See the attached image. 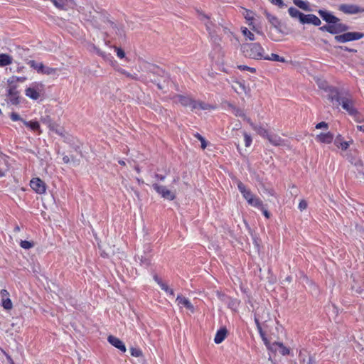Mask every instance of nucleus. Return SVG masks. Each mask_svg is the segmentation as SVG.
<instances>
[{"label": "nucleus", "mask_w": 364, "mask_h": 364, "mask_svg": "<svg viewBox=\"0 0 364 364\" xmlns=\"http://www.w3.org/2000/svg\"><path fill=\"white\" fill-rule=\"evenodd\" d=\"M273 345L277 346L279 347V349H278L279 352L282 355H289L290 353L289 348H288L286 346H284L282 343L277 342V343H274Z\"/></svg>", "instance_id": "34"}, {"label": "nucleus", "mask_w": 364, "mask_h": 364, "mask_svg": "<svg viewBox=\"0 0 364 364\" xmlns=\"http://www.w3.org/2000/svg\"><path fill=\"white\" fill-rule=\"evenodd\" d=\"M301 23H311L314 26H320L321 23V20L314 14H304Z\"/></svg>", "instance_id": "16"}, {"label": "nucleus", "mask_w": 364, "mask_h": 364, "mask_svg": "<svg viewBox=\"0 0 364 364\" xmlns=\"http://www.w3.org/2000/svg\"><path fill=\"white\" fill-rule=\"evenodd\" d=\"M117 70L119 73L124 75L127 77L130 78L132 80L144 81V79L142 77H139L136 74H132L122 68H117Z\"/></svg>", "instance_id": "25"}, {"label": "nucleus", "mask_w": 364, "mask_h": 364, "mask_svg": "<svg viewBox=\"0 0 364 364\" xmlns=\"http://www.w3.org/2000/svg\"><path fill=\"white\" fill-rule=\"evenodd\" d=\"M106 21L110 24V26L113 28H117V33H119V34L122 35V31L116 26V24L108 19V18H106Z\"/></svg>", "instance_id": "57"}, {"label": "nucleus", "mask_w": 364, "mask_h": 364, "mask_svg": "<svg viewBox=\"0 0 364 364\" xmlns=\"http://www.w3.org/2000/svg\"><path fill=\"white\" fill-rule=\"evenodd\" d=\"M269 141L274 146H281L284 144V140L277 134H269L266 137Z\"/></svg>", "instance_id": "20"}, {"label": "nucleus", "mask_w": 364, "mask_h": 364, "mask_svg": "<svg viewBox=\"0 0 364 364\" xmlns=\"http://www.w3.org/2000/svg\"><path fill=\"white\" fill-rule=\"evenodd\" d=\"M41 121L43 124L47 125L49 129L52 131H55L57 133L60 134L59 132H58L57 130H55V124L53 123L50 119V117L48 116V115H46L45 117H42L41 118Z\"/></svg>", "instance_id": "26"}, {"label": "nucleus", "mask_w": 364, "mask_h": 364, "mask_svg": "<svg viewBox=\"0 0 364 364\" xmlns=\"http://www.w3.org/2000/svg\"><path fill=\"white\" fill-rule=\"evenodd\" d=\"M329 28H331L330 25H324L319 28V29L321 30L322 31H327V32H328Z\"/></svg>", "instance_id": "63"}, {"label": "nucleus", "mask_w": 364, "mask_h": 364, "mask_svg": "<svg viewBox=\"0 0 364 364\" xmlns=\"http://www.w3.org/2000/svg\"><path fill=\"white\" fill-rule=\"evenodd\" d=\"M28 65L35 69L38 73H41L42 69H43V64L42 63H36L35 60H29Z\"/></svg>", "instance_id": "32"}, {"label": "nucleus", "mask_w": 364, "mask_h": 364, "mask_svg": "<svg viewBox=\"0 0 364 364\" xmlns=\"http://www.w3.org/2000/svg\"><path fill=\"white\" fill-rule=\"evenodd\" d=\"M252 129L255 131H256L258 134H259L260 136H262L263 137H267V136L268 134V132L262 126H257V125L255 124L253 126Z\"/></svg>", "instance_id": "35"}, {"label": "nucleus", "mask_w": 364, "mask_h": 364, "mask_svg": "<svg viewBox=\"0 0 364 364\" xmlns=\"http://www.w3.org/2000/svg\"><path fill=\"white\" fill-rule=\"evenodd\" d=\"M56 72H57V68L46 67L43 65V69H42L41 73L46 74V75H53V74H55Z\"/></svg>", "instance_id": "39"}, {"label": "nucleus", "mask_w": 364, "mask_h": 364, "mask_svg": "<svg viewBox=\"0 0 364 364\" xmlns=\"http://www.w3.org/2000/svg\"><path fill=\"white\" fill-rule=\"evenodd\" d=\"M200 15L202 16V18H200L201 20H203V18L207 19L208 21L205 23L206 29L208 31L210 36L213 37L214 30H213V27L214 24L212 23V21H210V17L201 12H200Z\"/></svg>", "instance_id": "23"}, {"label": "nucleus", "mask_w": 364, "mask_h": 364, "mask_svg": "<svg viewBox=\"0 0 364 364\" xmlns=\"http://www.w3.org/2000/svg\"><path fill=\"white\" fill-rule=\"evenodd\" d=\"M318 13L322 19L328 23H336L340 21L338 18L327 11L320 9Z\"/></svg>", "instance_id": "13"}, {"label": "nucleus", "mask_w": 364, "mask_h": 364, "mask_svg": "<svg viewBox=\"0 0 364 364\" xmlns=\"http://www.w3.org/2000/svg\"><path fill=\"white\" fill-rule=\"evenodd\" d=\"M159 286L161 289L164 290L166 292L169 293L171 295H174V292L173 289H170L167 284L162 282L161 284L159 282Z\"/></svg>", "instance_id": "48"}, {"label": "nucleus", "mask_w": 364, "mask_h": 364, "mask_svg": "<svg viewBox=\"0 0 364 364\" xmlns=\"http://www.w3.org/2000/svg\"><path fill=\"white\" fill-rule=\"evenodd\" d=\"M336 29H337V34L342 33V32H345V31H348L349 28L347 25L343 24V23H336Z\"/></svg>", "instance_id": "42"}, {"label": "nucleus", "mask_w": 364, "mask_h": 364, "mask_svg": "<svg viewBox=\"0 0 364 364\" xmlns=\"http://www.w3.org/2000/svg\"><path fill=\"white\" fill-rule=\"evenodd\" d=\"M332 24L333 25H330L331 28H329L328 33H330L331 34H337V29H336V23H332Z\"/></svg>", "instance_id": "60"}, {"label": "nucleus", "mask_w": 364, "mask_h": 364, "mask_svg": "<svg viewBox=\"0 0 364 364\" xmlns=\"http://www.w3.org/2000/svg\"><path fill=\"white\" fill-rule=\"evenodd\" d=\"M194 136L197 138L201 142V148L205 149L207 147V141L203 136H202L199 133H196Z\"/></svg>", "instance_id": "43"}, {"label": "nucleus", "mask_w": 364, "mask_h": 364, "mask_svg": "<svg viewBox=\"0 0 364 364\" xmlns=\"http://www.w3.org/2000/svg\"><path fill=\"white\" fill-rule=\"evenodd\" d=\"M241 51L246 58L254 60L264 58V49L259 43H246L241 45Z\"/></svg>", "instance_id": "1"}, {"label": "nucleus", "mask_w": 364, "mask_h": 364, "mask_svg": "<svg viewBox=\"0 0 364 364\" xmlns=\"http://www.w3.org/2000/svg\"><path fill=\"white\" fill-rule=\"evenodd\" d=\"M354 120L357 122L361 123L364 122V116L356 109V113L351 114Z\"/></svg>", "instance_id": "41"}, {"label": "nucleus", "mask_w": 364, "mask_h": 364, "mask_svg": "<svg viewBox=\"0 0 364 364\" xmlns=\"http://www.w3.org/2000/svg\"><path fill=\"white\" fill-rule=\"evenodd\" d=\"M237 68L240 70L250 71L252 73H256V69L255 68H251L247 65H237Z\"/></svg>", "instance_id": "46"}, {"label": "nucleus", "mask_w": 364, "mask_h": 364, "mask_svg": "<svg viewBox=\"0 0 364 364\" xmlns=\"http://www.w3.org/2000/svg\"><path fill=\"white\" fill-rule=\"evenodd\" d=\"M43 92L44 85L42 82H35L25 90V95L33 100H37Z\"/></svg>", "instance_id": "3"}, {"label": "nucleus", "mask_w": 364, "mask_h": 364, "mask_svg": "<svg viewBox=\"0 0 364 364\" xmlns=\"http://www.w3.org/2000/svg\"><path fill=\"white\" fill-rule=\"evenodd\" d=\"M211 107H212L210 105L206 104L203 102L194 100V102L193 104L192 110L197 109L205 110V109H208Z\"/></svg>", "instance_id": "29"}, {"label": "nucleus", "mask_w": 364, "mask_h": 364, "mask_svg": "<svg viewBox=\"0 0 364 364\" xmlns=\"http://www.w3.org/2000/svg\"><path fill=\"white\" fill-rule=\"evenodd\" d=\"M21 247L23 249L28 250L33 246V243L27 240H21Z\"/></svg>", "instance_id": "47"}, {"label": "nucleus", "mask_w": 364, "mask_h": 364, "mask_svg": "<svg viewBox=\"0 0 364 364\" xmlns=\"http://www.w3.org/2000/svg\"><path fill=\"white\" fill-rule=\"evenodd\" d=\"M337 100H333V104L337 107L341 106L342 108L346 110L349 115L356 113V108L354 106L353 97L348 92H340L337 93Z\"/></svg>", "instance_id": "2"}, {"label": "nucleus", "mask_w": 364, "mask_h": 364, "mask_svg": "<svg viewBox=\"0 0 364 364\" xmlns=\"http://www.w3.org/2000/svg\"><path fill=\"white\" fill-rule=\"evenodd\" d=\"M152 186L154 189L164 198L168 199L169 200H173L175 199V194L172 193L171 191L168 190L165 186H160L157 183H154Z\"/></svg>", "instance_id": "8"}, {"label": "nucleus", "mask_w": 364, "mask_h": 364, "mask_svg": "<svg viewBox=\"0 0 364 364\" xmlns=\"http://www.w3.org/2000/svg\"><path fill=\"white\" fill-rule=\"evenodd\" d=\"M6 97L9 101L13 105H17L20 103L19 92L17 90V85L14 84H8L6 89Z\"/></svg>", "instance_id": "6"}, {"label": "nucleus", "mask_w": 364, "mask_h": 364, "mask_svg": "<svg viewBox=\"0 0 364 364\" xmlns=\"http://www.w3.org/2000/svg\"><path fill=\"white\" fill-rule=\"evenodd\" d=\"M140 261L142 264H144L145 266H149L150 264V259L149 257H146V256H141L140 257Z\"/></svg>", "instance_id": "53"}, {"label": "nucleus", "mask_w": 364, "mask_h": 364, "mask_svg": "<svg viewBox=\"0 0 364 364\" xmlns=\"http://www.w3.org/2000/svg\"><path fill=\"white\" fill-rule=\"evenodd\" d=\"M272 4L277 6L279 8H283L286 6L282 0H269Z\"/></svg>", "instance_id": "51"}, {"label": "nucleus", "mask_w": 364, "mask_h": 364, "mask_svg": "<svg viewBox=\"0 0 364 364\" xmlns=\"http://www.w3.org/2000/svg\"><path fill=\"white\" fill-rule=\"evenodd\" d=\"M338 48H340L341 50H345V51H348V52H351V53H356L357 52V50L353 49V48H349L347 46H338Z\"/></svg>", "instance_id": "59"}, {"label": "nucleus", "mask_w": 364, "mask_h": 364, "mask_svg": "<svg viewBox=\"0 0 364 364\" xmlns=\"http://www.w3.org/2000/svg\"><path fill=\"white\" fill-rule=\"evenodd\" d=\"M107 341L111 345H112L113 346H114L115 348H117L122 352H123V353L126 352L127 348H126L124 343L118 338L110 335L108 336Z\"/></svg>", "instance_id": "14"}, {"label": "nucleus", "mask_w": 364, "mask_h": 364, "mask_svg": "<svg viewBox=\"0 0 364 364\" xmlns=\"http://www.w3.org/2000/svg\"><path fill=\"white\" fill-rule=\"evenodd\" d=\"M176 301H178V304H182L186 309H189L191 312L194 311V307L188 299L181 295H178L176 298Z\"/></svg>", "instance_id": "22"}, {"label": "nucleus", "mask_w": 364, "mask_h": 364, "mask_svg": "<svg viewBox=\"0 0 364 364\" xmlns=\"http://www.w3.org/2000/svg\"><path fill=\"white\" fill-rule=\"evenodd\" d=\"M265 16L269 22L275 28H278L280 26V21L277 17L270 14L267 11H265Z\"/></svg>", "instance_id": "30"}, {"label": "nucleus", "mask_w": 364, "mask_h": 364, "mask_svg": "<svg viewBox=\"0 0 364 364\" xmlns=\"http://www.w3.org/2000/svg\"><path fill=\"white\" fill-rule=\"evenodd\" d=\"M171 99L173 100L176 102H178L183 107L190 106L191 109L193 108L194 100L192 99L190 96L175 95Z\"/></svg>", "instance_id": "10"}, {"label": "nucleus", "mask_w": 364, "mask_h": 364, "mask_svg": "<svg viewBox=\"0 0 364 364\" xmlns=\"http://www.w3.org/2000/svg\"><path fill=\"white\" fill-rule=\"evenodd\" d=\"M150 80L151 82L156 84L158 89H159V90L163 89L162 85L159 82H157V80L155 77L154 79L151 78Z\"/></svg>", "instance_id": "62"}, {"label": "nucleus", "mask_w": 364, "mask_h": 364, "mask_svg": "<svg viewBox=\"0 0 364 364\" xmlns=\"http://www.w3.org/2000/svg\"><path fill=\"white\" fill-rule=\"evenodd\" d=\"M350 143H352V141H344L343 137L341 134H338L334 139V144L338 148H341L342 151L347 150Z\"/></svg>", "instance_id": "17"}, {"label": "nucleus", "mask_w": 364, "mask_h": 364, "mask_svg": "<svg viewBox=\"0 0 364 364\" xmlns=\"http://www.w3.org/2000/svg\"><path fill=\"white\" fill-rule=\"evenodd\" d=\"M22 122L27 127H29L33 131H38L40 129V124L37 121L27 122L26 120H22Z\"/></svg>", "instance_id": "33"}, {"label": "nucleus", "mask_w": 364, "mask_h": 364, "mask_svg": "<svg viewBox=\"0 0 364 364\" xmlns=\"http://www.w3.org/2000/svg\"><path fill=\"white\" fill-rule=\"evenodd\" d=\"M12 58L8 54H0V66H6L12 63Z\"/></svg>", "instance_id": "27"}, {"label": "nucleus", "mask_w": 364, "mask_h": 364, "mask_svg": "<svg viewBox=\"0 0 364 364\" xmlns=\"http://www.w3.org/2000/svg\"><path fill=\"white\" fill-rule=\"evenodd\" d=\"M293 3L298 6L299 9L306 11H310L311 9L309 6V3L308 1H304L303 0H293Z\"/></svg>", "instance_id": "28"}, {"label": "nucleus", "mask_w": 364, "mask_h": 364, "mask_svg": "<svg viewBox=\"0 0 364 364\" xmlns=\"http://www.w3.org/2000/svg\"><path fill=\"white\" fill-rule=\"evenodd\" d=\"M334 138L333 134L331 132L321 133L316 136V140L321 143L331 144Z\"/></svg>", "instance_id": "15"}, {"label": "nucleus", "mask_w": 364, "mask_h": 364, "mask_svg": "<svg viewBox=\"0 0 364 364\" xmlns=\"http://www.w3.org/2000/svg\"><path fill=\"white\" fill-rule=\"evenodd\" d=\"M364 36L363 33L360 32H346L341 35H337L334 39L338 43H346L352 41H356Z\"/></svg>", "instance_id": "5"}, {"label": "nucleus", "mask_w": 364, "mask_h": 364, "mask_svg": "<svg viewBox=\"0 0 364 364\" xmlns=\"http://www.w3.org/2000/svg\"><path fill=\"white\" fill-rule=\"evenodd\" d=\"M242 196L246 199L248 203H250V201H252V198L255 197V196L252 193V192L250 190L243 193Z\"/></svg>", "instance_id": "49"}, {"label": "nucleus", "mask_w": 364, "mask_h": 364, "mask_svg": "<svg viewBox=\"0 0 364 364\" xmlns=\"http://www.w3.org/2000/svg\"><path fill=\"white\" fill-rule=\"evenodd\" d=\"M227 335H228V330L226 329V328L223 327V328H220L215 334V336L214 338L215 343L217 344L221 343L225 340Z\"/></svg>", "instance_id": "19"}, {"label": "nucleus", "mask_w": 364, "mask_h": 364, "mask_svg": "<svg viewBox=\"0 0 364 364\" xmlns=\"http://www.w3.org/2000/svg\"><path fill=\"white\" fill-rule=\"evenodd\" d=\"M63 161L65 163V164H69L70 162V158L67 156V155H65L63 156Z\"/></svg>", "instance_id": "64"}, {"label": "nucleus", "mask_w": 364, "mask_h": 364, "mask_svg": "<svg viewBox=\"0 0 364 364\" xmlns=\"http://www.w3.org/2000/svg\"><path fill=\"white\" fill-rule=\"evenodd\" d=\"M117 55L119 58H124L125 57V52L120 48H116Z\"/></svg>", "instance_id": "55"}, {"label": "nucleus", "mask_w": 364, "mask_h": 364, "mask_svg": "<svg viewBox=\"0 0 364 364\" xmlns=\"http://www.w3.org/2000/svg\"><path fill=\"white\" fill-rule=\"evenodd\" d=\"M348 161L353 164L356 168L358 173L363 174L364 176V172L363 171V164L360 159L348 156Z\"/></svg>", "instance_id": "21"}, {"label": "nucleus", "mask_w": 364, "mask_h": 364, "mask_svg": "<svg viewBox=\"0 0 364 364\" xmlns=\"http://www.w3.org/2000/svg\"><path fill=\"white\" fill-rule=\"evenodd\" d=\"M25 77H16V76H11L7 80L8 84H14L16 85L17 82H23L26 80Z\"/></svg>", "instance_id": "36"}, {"label": "nucleus", "mask_w": 364, "mask_h": 364, "mask_svg": "<svg viewBox=\"0 0 364 364\" xmlns=\"http://www.w3.org/2000/svg\"><path fill=\"white\" fill-rule=\"evenodd\" d=\"M339 10L346 14L364 13V8H362L355 4H341L339 6Z\"/></svg>", "instance_id": "7"}, {"label": "nucleus", "mask_w": 364, "mask_h": 364, "mask_svg": "<svg viewBox=\"0 0 364 364\" xmlns=\"http://www.w3.org/2000/svg\"><path fill=\"white\" fill-rule=\"evenodd\" d=\"M243 135H244V138H245V146L248 147L250 146V144L252 143V137L250 135H249L246 132H244Z\"/></svg>", "instance_id": "50"}, {"label": "nucleus", "mask_w": 364, "mask_h": 364, "mask_svg": "<svg viewBox=\"0 0 364 364\" xmlns=\"http://www.w3.org/2000/svg\"><path fill=\"white\" fill-rule=\"evenodd\" d=\"M232 112L236 116V117H240L242 118H245V114L244 113L243 110L241 109L239 107H235L232 110Z\"/></svg>", "instance_id": "44"}, {"label": "nucleus", "mask_w": 364, "mask_h": 364, "mask_svg": "<svg viewBox=\"0 0 364 364\" xmlns=\"http://www.w3.org/2000/svg\"><path fill=\"white\" fill-rule=\"evenodd\" d=\"M264 60H272L281 63H285L286 60L284 58L279 56L277 54L272 53L270 55L265 54Z\"/></svg>", "instance_id": "31"}, {"label": "nucleus", "mask_w": 364, "mask_h": 364, "mask_svg": "<svg viewBox=\"0 0 364 364\" xmlns=\"http://www.w3.org/2000/svg\"><path fill=\"white\" fill-rule=\"evenodd\" d=\"M288 12L291 17L299 18L300 23H301V20L304 18V14L294 7H290L288 10Z\"/></svg>", "instance_id": "24"}, {"label": "nucleus", "mask_w": 364, "mask_h": 364, "mask_svg": "<svg viewBox=\"0 0 364 364\" xmlns=\"http://www.w3.org/2000/svg\"><path fill=\"white\" fill-rule=\"evenodd\" d=\"M260 210L262 211L264 215L267 218H270V216H271L270 213L264 207V205L260 208Z\"/></svg>", "instance_id": "61"}, {"label": "nucleus", "mask_w": 364, "mask_h": 364, "mask_svg": "<svg viewBox=\"0 0 364 364\" xmlns=\"http://www.w3.org/2000/svg\"><path fill=\"white\" fill-rule=\"evenodd\" d=\"M10 117H11V120H13V121H14V122H15V121H18V120H21V121L23 120V119L20 117V115H19L18 114L16 113V112H12V113L11 114V116H10Z\"/></svg>", "instance_id": "54"}, {"label": "nucleus", "mask_w": 364, "mask_h": 364, "mask_svg": "<svg viewBox=\"0 0 364 364\" xmlns=\"http://www.w3.org/2000/svg\"><path fill=\"white\" fill-rule=\"evenodd\" d=\"M237 188L242 194L245 193L246 191H248L246 188L245 186L241 181H239L237 183Z\"/></svg>", "instance_id": "52"}, {"label": "nucleus", "mask_w": 364, "mask_h": 364, "mask_svg": "<svg viewBox=\"0 0 364 364\" xmlns=\"http://www.w3.org/2000/svg\"><path fill=\"white\" fill-rule=\"evenodd\" d=\"M246 14L245 15V18L247 21H250V26L252 25V21L254 20L253 13L250 10L245 9Z\"/></svg>", "instance_id": "45"}, {"label": "nucleus", "mask_w": 364, "mask_h": 364, "mask_svg": "<svg viewBox=\"0 0 364 364\" xmlns=\"http://www.w3.org/2000/svg\"><path fill=\"white\" fill-rule=\"evenodd\" d=\"M249 204L259 209L263 206L262 201L255 196L252 198V201H250Z\"/></svg>", "instance_id": "37"}, {"label": "nucleus", "mask_w": 364, "mask_h": 364, "mask_svg": "<svg viewBox=\"0 0 364 364\" xmlns=\"http://www.w3.org/2000/svg\"><path fill=\"white\" fill-rule=\"evenodd\" d=\"M242 33L250 41L255 40V35L247 28H242Z\"/></svg>", "instance_id": "38"}, {"label": "nucleus", "mask_w": 364, "mask_h": 364, "mask_svg": "<svg viewBox=\"0 0 364 364\" xmlns=\"http://www.w3.org/2000/svg\"><path fill=\"white\" fill-rule=\"evenodd\" d=\"M307 208V202L304 200H301L299 203V208L300 210H304Z\"/></svg>", "instance_id": "56"}, {"label": "nucleus", "mask_w": 364, "mask_h": 364, "mask_svg": "<svg viewBox=\"0 0 364 364\" xmlns=\"http://www.w3.org/2000/svg\"><path fill=\"white\" fill-rule=\"evenodd\" d=\"M1 296V305L6 310H10L13 307L11 300L9 298V293L6 289H1L0 291Z\"/></svg>", "instance_id": "12"}, {"label": "nucleus", "mask_w": 364, "mask_h": 364, "mask_svg": "<svg viewBox=\"0 0 364 364\" xmlns=\"http://www.w3.org/2000/svg\"><path fill=\"white\" fill-rule=\"evenodd\" d=\"M318 87L327 92L328 99L333 102V100H337V93L339 92L338 89L336 87L328 85V82L323 80H317Z\"/></svg>", "instance_id": "4"}, {"label": "nucleus", "mask_w": 364, "mask_h": 364, "mask_svg": "<svg viewBox=\"0 0 364 364\" xmlns=\"http://www.w3.org/2000/svg\"><path fill=\"white\" fill-rule=\"evenodd\" d=\"M30 186L37 193L42 194L46 189V183L39 178H34L30 182Z\"/></svg>", "instance_id": "9"}, {"label": "nucleus", "mask_w": 364, "mask_h": 364, "mask_svg": "<svg viewBox=\"0 0 364 364\" xmlns=\"http://www.w3.org/2000/svg\"><path fill=\"white\" fill-rule=\"evenodd\" d=\"M8 169L9 166L6 156L0 151V178L5 176V173Z\"/></svg>", "instance_id": "18"}, {"label": "nucleus", "mask_w": 364, "mask_h": 364, "mask_svg": "<svg viewBox=\"0 0 364 364\" xmlns=\"http://www.w3.org/2000/svg\"><path fill=\"white\" fill-rule=\"evenodd\" d=\"M146 71L148 74H152L154 77H165L166 72L162 68L159 66L147 63V66L146 67Z\"/></svg>", "instance_id": "11"}, {"label": "nucleus", "mask_w": 364, "mask_h": 364, "mask_svg": "<svg viewBox=\"0 0 364 364\" xmlns=\"http://www.w3.org/2000/svg\"><path fill=\"white\" fill-rule=\"evenodd\" d=\"M130 353L134 357H139V358L143 357V353L139 348L132 347L130 348Z\"/></svg>", "instance_id": "40"}, {"label": "nucleus", "mask_w": 364, "mask_h": 364, "mask_svg": "<svg viewBox=\"0 0 364 364\" xmlns=\"http://www.w3.org/2000/svg\"><path fill=\"white\" fill-rule=\"evenodd\" d=\"M328 124L325 122H319L316 125V129H322V128L328 129Z\"/></svg>", "instance_id": "58"}]
</instances>
